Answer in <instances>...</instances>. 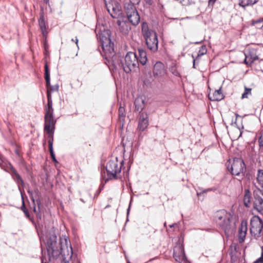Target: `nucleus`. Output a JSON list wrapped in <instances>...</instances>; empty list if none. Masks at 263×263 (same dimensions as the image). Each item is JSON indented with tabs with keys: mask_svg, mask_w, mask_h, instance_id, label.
Returning a JSON list of instances; mask_svg holds the SVG:
<instances>
[{
	"mask_svg": "<svg viewBox=\"0 0 263 263\" xmlns=\"http://www.w3.org/2000/svg\"><path fill=\"white\" fill-rule=\"evenodd\" d=\"M243 200L245 205L246 207H249L251 202V194L248 190L245 191Z\"/></svg>",
	"mask_w": 263,
	"mask_h": 263,
	"instance_id": "23",
	"label": "nucleus"
},
{
	"mask_svg": "<svg viewBox=\"0 0 263 263\" xmlns=\"http://www.w3.org/2000/svg\"><path fill=\"white\" fill-rule=\"evenodd\" d=\"M8 168L10 169L11 173L14 177L15 181L18 183L21 182V183H23V181L20 175L17 173L15 169L13 167L11 164L9 163L8 165Z\"/></svg>",
	"mask_w": 263,
	"mask_h": 263,
	"instance_id": "19",
	"label": "nucleus"
},
{
	"mask_svg": "<svg viewBox=\"0 0 263 263\" xmlns=\"http://www.w3.org/2000/svg\"><path fill=\"white\" fill-rule=\"evenodd\" d=\"M148 125V115L145 112H142L140 115L138 123V129L141 132H143Z\"/></svg>",
	"mask_w": 263,
	"mask_h": 263,
	"instance_id": "14",
	"label": "nucleus"
},
{
	"mask_svg": "<svg viewBox=\"0 0 263 263\" xmlns=\"http://www.w3.org/2000/svg\"><path fill=\"white\" fill-rule=\"evenodd\" d=\"M124 111L125 110L123 107H120L119 108V116L120 118H122V120H124V118L125 117Z\"/></svg>",
	"mask_w": 263,
	"mask_h": 263,
	"instance_id": "32",
	"label": "nucleus"
},
{
	"mask_svg": "<svg viewBox=\"0 0 263 263\" xmlns=\"http://www.w3.org/2000/svg\"><path fill=\"white\" fill-rule=\"evenodd\" d=\"M263 24V17L261 18H260L259 20H257L256 21H252V25H255L256 24Z\"/></svg>",
	"mask_w": 263,
	"mask_h": 263,
	"instance_id": "33",
	"label": "nucleus"
},
{
	"mask_svg": "<svg viewBox=\"0 0 263 263\" xmlns=\"http://www.w3.org/2000/svg\"><path fill=\"white\" fill-rule=\"evenodd\" d=\"M36 202H37V204H38V205L39 206V205H40V203H40V201L39 200H37V201H36Z\"/></svg>",
	"mask_w": 263,
	"mask_h": 263,
	"instance_id": "44",
	"label": "nucleus"
},
{
	"mask_svg": "<svg viewBox=\"0 0 263 263\" xmlns=\"http://www.w3.org/2000/svg\"><path fill=\"white\" fill-rule=\"evenodd\" d=\"M262 194L263 195V193H262Z\"/></svg>",
	"mask_w": 263,
	"mask_h": 263,
	"instance_id": "48",
	"label": "nucleus"
},
{
	"mask_svg": "<svg viewBox=\"0 0 263 263\" xmlns=\"http://www.w3.org/2000/svg\"><path fill=\"white\" fill-rule=\"evenodd\" d=\"M24 213L25 214L26 216H27V217H29V212L28 211H27V210H24Z\"/></svg>",
	"mask_w": 263,
	"mask_h": 263,
	"instance_id": "41",
	"label": "nucleus"
},
{
	"mask_svg": "<svg viewBox=\"0 0 263 263\" xmlns=\"http://www.w3.org/2000/svg\"><path fill=\"white\" fill-rule=\"evenodd\" d=\"M206 52H207V49H206V46L205 45L202 46L198 51V53L197 54L196 59H198V58L201 57V56L205 54L206 53Z\"/></svg>",
	"mask_w": 263,
	"mask_h": 263,
	"instance_id": "28",
	"label": "nucleus"
},
{
	"mask_svg": "<svg viewBox=\"0 0 263 263\" xmlns=\"http://www.w3.org/2000/svg\"><path fill=\"white\" fill-rule=\"evenodd\" d=\"M44 2L46 3H47L48 2H49V0H44Z\"/></svg>",
	"mask_w": 263,
	"mask_h": 263,
	"instance_id": "47",
	"label": "nucleus"
},
{
	"mask_svg": "<svg viewBox=\"0 0 263 263\" xmlns=\"http://www.w3.org/2000/svg\"><path fill=\"white\" fill-rule=\"evenodd\" d=\"M39 24L42 31L44 32L46 30V27L43 12L41 13L39 19Z\"/></svg>",
	"mask_w": 263,
	"mask_h": 263,
	"instance_id": "24",
	"label": "nucleus"
},
{
	"mask_svg": "<svg viewBox=\"0 0 263 263\" xmlns=\"http://www.w3.org/2000/svg\"><path fill=\"white\" fill-rule=\"evenodd\" d=\"M170 71L172 72V73L176 77H180V74L179 72L177 69V67L176 66H173L170 68Z\"/></svg>",
	"mask_w": 263,
	"mask_h": 263,
	"instance_id": "31",
	"label": "nucleus"
},
{
	"mask_svg": "<svg viewBox=\"0 0 263 263\" xmlns=\"http://www.w3.org/2000/svg\"><path fill=\"white\" fill-rule=\"evenodd\" d=\"M129 1H130L129 3L133 4L134 5L135 4H139V3L140 1V0H129Z\"/></svg>",
	"mask_w": 263,
	"mask_h": 263,
	"instance_id": "37",
	"label": "nucleus"
},
{
	"mask_svg": "<svg viewBox=\"0 0 263 263\" xmlns=\"http://www.w3.org/2000/svg\"><path fill=\"white\" fill-rule=\"evenodd\" d=\"M180 3L182 4L183 5H187L190 4V2L189 0H180Z\"/></svg>",
	"mask_w": 263,
	"mask_h": 263,
	"instance_id": "36",
	"label": "nucleus"
},
{
	"mask_svg": "<svg viewBox=\"0 0 263 263\" xmlns=\"http://www.w3.org/2000/svg\"><path fill=\"white\" fill-rule=\"evenodd\" d=\"M231 215L226 211L222 210L216 212L214 220L222 229L226 230L230 224Z\"/></svg>",
	"mask_w": 263,
	"mask_h": 263,
	"instance_id": "6",
	"label": "nucleus"
},
{
	"mask_svg": "<svg viewBox=\"0 0 263 263\" xmlns=\"http://www.w3.org/2000/svg\"><path fill=\"white\" fill-rule=\"evenodd\" d=\"M216 0H209V5H213Z\"/></svg>",
	"mask_w": 263,
	"mask_h": 263,
	"instance_id": "39",
	"label": "nucleus"
},
{
	"mask_svg": "<svg viewBox=\"0 0 263 263\" xmlns=\"http://www.w3.org/2000/svg\"><path fill=\"white\" fill-rule=\"evenodd\" d=\"M124 71L129 73L135 71L138 67V59L137 54L134 52H128L124 58V62L122 63Z\"/></svg>",
	"mask_w": 263,
	"mask_h": 263,
	"instance_id": "4",
	"label": "nucleus"
},
{
	"mask_svg": "<svg viewBox=\"0 0 263 263\" xmlns=\"http://www.w3.org/2000/svg\"><path fill=\"white\" fill-rule=\"evenodd\" d=\"M245 56L246 58L245 59V62L246 64H251L258 59L256 50L254 48L250 49L247 53L245 54Z\"/></svg>",
	"mask_w": 263,
	"mask_h": 263,
	"instance_id": "15",
	"label": "nucleus"
},
{
	"mask_svg": "<svg viewBox=\"0 0 263 263\" xmlns=\"http://www.w3.org/2000/svg\"><path fill=\"white\" fill-rule=\"evenodd\" d=\"M22 209L23 211H24V210H26L24 201L23 202V205L22 206Z\"/></svg>",
	"mask_w": 263,
	"mask_h": 263,
	"instance_id": "42",
	"label": "nucleus"
},
{
	"mask_svg": "<svg viewBox=\"0 0 263 263\" xmlns=\"http://www.w3.org/2000/svg\"><path fill=\"white\" fill-rule=\"evenodd\" d=\"M44 241L46 245L48 255L50 260L51 258H57L62 255L65 263L69 262L72 256V249L70 241L65 238L57 241V237L54 232L47 234Z\"/></svg>",
	"mask_w": 263,
	"mask_h": 263,
	"instance_id": "1",
	"label": "nucleus"
},
{
	"mask_svg": "<svg viewBox=\"0 0 263 263\" xmlns=\"http://www.w3.org/2000/svg\"><path fill=\"white\" fill-rule=\"evenodd\" d=\"M195 60H193V67L195 68Z\"/></svg>",
	"mask_w": 263,
	"mask_h": 263,
	"instance_id": "46",
	"label": "nucleus"
},
{
	"mask_svg": "<svg viewBox=\"0 0 263 263\" xmlns=\"http://www.w3.org/2000/svg\"><path fill=\"white\" fill-rule=\"evenodd\" d=\"M251 88L245 87V91L241 96V99L248 98L249 96L251 95Z\"/></svg>",
	"mask_w": 263,
	"mask_h": 263,
	"instance_id": "29",
	"label": "nucleus"
},
{
	"mask_svg": "<svg viewBox=\"0 0 263 263\" xmlns=\"http://www.w3.org/2000/svg\"><path fill=\"white\" fill-rule=\"evenodd\" d=\"M121 170V166L119 165L117 159L109 161L106 166L108 179L116 178L117 174L120 173Z\"/></svg>",
	"mask_w": 263,
	"mask_h": 263,
	"instance_id": "9",
	"label": "nucleus"
},
{
	"mask_svg": "<svg viewBox=\"0 0 263 263\" xmlns=\"http://www.w3.org/2000/svg\"><path fill=\"white\" fill-rule=\"evenodd\" d=\"M124 10L129 22L134 26L138 25L140 22V17L135 6L126 3L124 5Z\"/></svg>",
	"mask_w": 263,
	"mask_h": 263,
	"instance_id": "7",
	"label": "nucleus"
},
{
	"mask_svg": "<svg viewBox=\"0 0 263 263\" xmlns=\"http://www.w3.org/2000/svg\"><path fill=\"white\" fill-rule=\"evenodd\" d=\"M33 212H35V213H36V207L34 205V207H33Z\"/></svg>",
	"mask_w": 263,
	"mask_h": 263,
	"instance_id": "43",
	"label": "nucleus"
},
{
	"mask_svg": "<svg viewBox=\"0 0 263 263\" xmlns=\"http://www.w3.org/2000/svg\"><path fill=\"white\" fill-rule=\"evenodd\" d=\"M228 170L232 175L239 176L241 174L244 175L246 171V165L242 159L235 158L232 162L230 161L227 163Z\"/></svg>",
	"mask_w": 263,
	"mask_h": 263,
	"instance_id": "5",
	"label": "nucleus"
},
{
	"mask_svg": "<svg viewBox=\"0 0 263 263\" xmlns=\"http://www.w3.org/2000/svg\"><path fill=\"white\" fill-rule=\"evenodd\" d=\"M48 143H49V149L50 154L51 155V157L54 162H57V159L55 158V156L54 155V153L53 152V139H49L48 140Z\"/></svg>",
	"mask_w": 263,
	"mask_h": 263,
	"instance_id": "27",
	"label": "nucleus"
},
{
	"mask_svg": "<svg viewBox=\"0 0 263 263\" xmlns=\"http://www.w3.org/2000/svg\"><path fill=\"white\" fill-rule=\"evenodd\" d=\"M153 74L155 77L161 78L166 74V70L163 64L160 62H157L153 69Z\"/></svg>",
	"mask_w": 263,
	"mask_h": 263,
	"instance_id": "13",
	"label": "nucleus"
},
{
	"mask_svg": "<svg viewBox=\"0 0 263 263\" xmlns=\"http://www.w3.org/2000/svg\"><path fill=\"white\" fill-rule=\"evenodd\" d=\"M31 199H32V202H33V204H35V200H34V199L33 198H31Z\"/></svg>",
	"mask_w": 263,
	"mask_h": 263,
	"instance_id": "45",
	"label": "nucleus"
},
{
	"mask_svg": "<svg viewBox=\"0 0 263 263\" xmlns=\"http://www.w3.org/2000/svg\"><path fill=\"white\" fill-rule=\"evenodd\" d=\"M258 143L260 147L263 146V133L261 134L258 139Z\"/></svg>",
	"mask_w": 263,
	"mask_h": 263,
	"instance_id": "34",
	"label": "nucleus"
},
{
	"mask_svg": "<svg viewBox=\"0 0 263 263\" xmlns=\"http://www.w3.org/2000/svg\"><path fill=\"white\" fill-rule=\"evenodd\" d=\"M257 179L259 183L263 186V170H258Z\"/></svg>",
	"mask_w": 263,
	"mask_h": 263,
	"instance_id": "30",
	"label": "nucleus"
},
{
	"mask_svg": "<svg viewBox=\"0 0 263 263\" xmlns=\"http://www.w3.org/2000/svg\"><path fill=\"white\" fill-rule=\"evenodd\" d=\"M258 0H240L239 5L243 8L252 6L257 3Z\"/></svg>",
	"mask_w": 263,
	"mask_h": 263,
	"instance_id": "21",
	"label": "nucleus"
},
{
	"mask_svg": "<svg viewBox=\"0 0 263 263\" xmlns=\"http://www.w3.org/2000/svg\"><path fill=\"white\" fill-rule=\"evenodd\" d=\"M212 189H208L207 190H203L202 192H200V193H198L197 192V196H199L200 195H201L202 193H206L208 191H211Z\"/></svg>",
	"mask_w": 263,
	"mask_h": 263,
	"instance_id": "38",
	"label": "nucleus"
},
{
	"mask_svg": "<svg viewBox=\"0 0 263 263\" xmlns=\"http://www.w3.org/2000/svg\"><path fill=\"white\" fill-rule=\"evenodd\" d=\"M254 208L263 214V199L257 194L254 195Z\"/></svg>",
	"mask_w": 263,
	"mask_h": 263,
	"instance_id": "16",
	"label": "nucleus"
},
{
	"mask_svg": "<svg viewBox=\"0 0 263 263\" xmlns=\"http://www.w3.org/2000/svg\"><path fill=\"white\" fill-rule=\"evenodd\" d=\"M154 31L148 29V25L146 23L143 22L142 24V32L143 35V36H145L150 33L151 32H153Z\"/></svg>",
	"mask_w": 263,
	"mask_h": 263,
	"instance_id": "25",
	"label": "nucleus"
},
{
	"mask_svg": "<svg viewBox=\"0 0 263 263\" xmlns=\"http://www.w3.org/2000/svg\"><path fill=\"white\" fill-rule=\"evenodd\" d=\"M45 79L46 81V84L47 89L50 87V74L48 66L47 63L45 65Z\"/></svg>",
	"mask_w": 263,
	"mask_h": 263,
	"instance_id": "22",
	"label": "nucleus"
},
{
	"mask_svg": "<svg viewBox=\"0 0 263 263\" xmlns=\"http://www.w3.org/2000/svg\"><path fill=\"white\" fill-rule=\"evenodd\" d=\"M254 263H263V249L262 250L261 257L257 259Z\"/></svg>",
	"mask_w": 263,
	"mask_h": 263,
	"instance_id": "35",
	"label": "nucleus"
},
{
	"mask_svg": "<svg viewBox=\"0 0 263 263\" xmlns=\"http://www.w3.org/2000/svg\"><path fill=\"white\" fill-rule=\"evenodd\" d=\"M71 41L72 42H74L76 43L77 47H78V42H79V40H78V38L77 37H76L75 40L72 39Z\"/></svg>",
	"mask_w": 263,
	"mask_h": 263,
	"instance_id": "40",
	"label": "nucleus"
},
{
	"mask_svg": "<svg viewBox=\"0 0 263 263\" xmlns=\"http://www.w3.org/2000/svg\"><path fill=\"white\" fill-rule=\"evenodd\" d=\"M250 232L252 235L258 237L263 230V221L258 216H253L250 220Z\"/></svg>",
	"mask_w": 263,
	"mask_h": 263,
	"instance_id": "8",
	"label": "nucleus"
},
{
	"mask_svg": "<svg viewBox=\"0 0 263 263\" xmlns=\"http://www.w3.org/2000/svg\"><path fill=\"white\" fill-rule=\"evenodd\" d=\"M105 5L108 13L112 17L117 18L122 14L121 7L116 1H111Z\"/></svg>",
	"mask_w": 263,
	"mask_h": 263,
	"instance_id": "10",
	"label": "nucleus"
},
{
	"mask_svg": "<svg viewBox=\"0 0 263 263\" xmlns=\"http://www.w3.org/2000/svg\"><path fill=\"white\" fill-rule=\"evenodd\" d=\"M173 257L175 260L179 262H181L186 259L183 244L180 242L177 243L174 248Z\"/></svg>",
	"mask_w": 263,
	"mask_h": 263,
	"instance_id": "12",
	"label": "nucleus"
},
{
	"mask_svg": "<svg viewBox=\"0 0 263 263\" xmlns=\"http://www.w3.org/2000/svg\"><path fill=\"white\" fill-rule=\"evenodd\" d=\"M135 110L137 111L140 112L143 108V101L139 99H137L135 100Z\"/></svg>",
	"mask_w": 263,
	"mask_h": 263,
	"instance_id": "26",
	"label": "nucleus"
},
{
	"mask_svg": "<svg viewBox=\"0 0 263 263\" xmlns=\"http://www.w3.org/2000/svg\"><path fill=\"white\" fill-rule=\"evenodd\" d=\"M58 85L50 86V87L47 89L48 103L45 108L46 114L45 115L44 130L49 134L53 133L54 125L56 122L53 117V109L52 108L51 92L58 91Z\"/></svg>",
	"mask_w": 263,
	"mask_h": 263,
	"instance_id": "3",
	"label": "nucleus"
},
{
	"mask_svg": "<svg viewBox=\"0 0 263 263\" xmlns=\"http://www.w3.org/2000/svg\"><path fill=\"white\" fill-rule=\"evenodd\" d=\"M95 32L103 49L102 54L106 60L105 63L109 67L117 68L120 65V61L115 53L114 43L110 40V31L105 29L104 26L100 28L99 26H97Z\"/></svg>",
	"mask_w": 263,
	"mask_h": 263,
	"instance_id": "2",
	"label": "nucleus"
},
{
	"mask_svg": "<svg viewBox=\"0 0 263 263\" xmlns=\"http://www.w3.org/2000/svg\"><path fill=\"white\" fill-rule=\"evenodd\" d=\"M148 48L153 52L158 50V40L156 32H151L144 37Z\"/></svg>",
	"mask_w": 263,
	"mask_h": 263,
	"instance_id": "11",
	"label": "nucleus"
},
{
	"mask_svg": "<svg viewBox=\"0 0 263 263\" xmlns=\"http://www.w3.org/2000/svg\"><path fill=\"white\" fill-rule=\"evenodd\" d=\"M138 63H140L142 65H145L147 62L146 52L143 49H138Z\"/></svg>",
	"mask_w": 263,
	"mask_h": 263,
	"instance_id": "20",
	"label": "nucleus"
},
{
	"mask_svg": "<svg viewBox=\"0 0 263 263\" xmlns=\"http://www.w3.org/2000/svg\"><path fill=\"white\" fill-rule=\"evenodd\" d=\"M209 99L212 101H220L223 98V95L222 93L221 89L216 90L212 95H209Z\"/></svg>",
	"mask_w": 263,
	"mask_h": 263,
	"instance_id": "18",
	"label": "nucleus"
},
{
	"mask_svg": "<svg viewBox=\"0 0 263 263\" xmlns=\"http://www.w3.org/2000/svg\"><path fill=\"white\" fill-rule=\"evenodd\" d=\"M247 229V222L243 220L241 222L240 227L239 228L238 237L239 242H242L244 241Z\"/></svg>",
	"mask_w": 263,
	"mask_h": 263,
	"instance_id": "17",
	"label": "nucleus"
}]
</instances>
